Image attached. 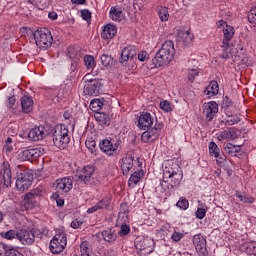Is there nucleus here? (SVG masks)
<instances>
[{
  "instance_id": "nucleus-40",
  "label": "nucleus",
  "mask_w": 256,
  "mask_h": 256,
  "mask_svg": "<svg viewBox=\"0 0 256 256\" xmlns=\"http://www.w3.org/2000/svg\"><path fill=\"white\" fill-rule=\"evenodd\" d=\"M176 206L182 211H187V209H189V200H187L185 197H180L176 203Z\"/></svg>"
},
{
  "instance_id": "nucleus-30",
  "label": "nucleus",
  "mask_w": 256,
  "mask_h": 256,
  "mask_svg": "<svg viewBox=\"0 0 256 256\" xmlns=\"http://www.w3.org/2000/svg\"><path fill=\"white\" fill-rule=\"evenodd\" d=\"M219 93V84L217 81H211L210 84L204 90V94L209 97H215Z\"/></svg>"
},
{
  "instance_id": "nucleus-29",
  "label": "nucleus",
  "mask_w": 256,
  "mask_h": 256,
  "mask_svg": "<svg viewBox=\"0 0 256 256\" xmlns=\"http://www.w3.org/2000/svg\"><path fill=\"white\" fill-rule=\"evenodd\" d=\"M109 17L112 21L121 22L123 19V9L119 6H112L109 11Z\"/></svg>"
},
{
  "instance_id": "nucleus-28",
  "label": "nucleus",
  "mask_w": 256,
  "mask_h": 256,
  "mask_svg": "<svg viewBox=\"0 0 256 256\" xmlns=\"http://www.w3.org/2000/svg\"><path fill=\"white\" fill-rule=\"evenodd\" d=\"M21 107L23 113H31L33 111V97L29 95L22 96Z\"/></svg>"
},
{
  "instance_id": "nucleus-55",
  "label": "nucleus",
  "mask_w": 256,
  "mask_h": 256,
  "mask_svg": "<svg viewBox=\"0 0 256 256\" xmlns=\"http://www.w3.org/2000/svg\"><path fill=\"white\" fill-rule=\"evenodd\" d=\"M80 253H81V256H90L89 255V247H87V244H85V242H83L80 245Z\"/></svg>"
},
{
  "instance_id": "nucleus-36",
  "label": "nucleus",
  "mask_w": 256,
  "mask_h": 256,
  "mask_svg": "<svg viewBox=\"0 0 256 256\" xmlns=\"http://www.w3.org/2000/svg\"><path fill=\"white\" fill-rule=\"evenodd\" d=\"M84 64L85 67L87 69V71H93V69H95V57L91 56V55H85L84 56Z\"/></svg>"
},
{
  "instance_id": "nucleus-2",
  "label": "nucleus",
  "mask_w": 256,
  "mask_h": 256,
  "mask_svg": "<svg viewBox=\"0 0 256 256\" xmlns=\"http://www.w3.org/2000/svg\"><path fill=\"white\" fill-rule=\"evenodd\" d=\"M52 139L55 147L58 149H67L71 141L69 128H67L65 124L55 126L52 133Z\"/></svg>"
},
{
  "instance_id": "nucleus-37",
  "label": "nucleus",
  "mask_w": 256,
  "mask_h": 256,
  "mask_svg": "<svg viewBox=\"0 0 256 256\" xmlns=\"http://www.w3.org/2000/svg\"><path fill=\"white\" fill-rule=\"evenodd\" d=\"M141 177H143V170L134 172L129 178L128 185H137L141 181Z\"/></svg>"
},
{
  "instance_id": "nucleus-4",
  "label": "nucleus",
  "mask_w": 256,
  "mask_h": 256,
  "mask_svg": "<svg viewBox=\"0 0 256 256\" xmlns=\"http://www.w3.org/2000/svg\"><path fill=\"white\" fill-rule=\"evenodd\" d=\"M32 35L39 49H43L45 51L53 45V35L47 28H38Z\"/></svg>"
},
{
  "instance_id": "nucleus-49",
  "label": "nucleus",
  "mask_w": 256,
  "mask_h": 256,
  "mask_svg": "<svg viewBox=\"0 0 256 256\" xmlns=\"http://www.w3.org/2000/svg\"><path fill=\"white\" fill-rule=\"evenodd\" d=\"M61 194L59 192H56L53 194V199L56 201V205L58 207H63L65 205V200L61 198Z\"/></svg>"
},
{
  "instance_id": "nucleus-57",
  "label": "nucleus",
  "mask_w": 256,
  "mask_h": 256,
  "mask_svg": "<svg viewBox=\"0 0 256 256\" xmlns=\"http://www.w3.org/2000/svg\"><path fill=\"white\" fill-rule=\"evenodd\" d=\"M36 7L38 9H45L47 7V0H36Z\"/></svg>"
},
{
  "instance_id": "nucleus-1",
  "label": "nucleus",
  "mask_w": 256,
  "mask_h": 256,
  "mask_svg": "<svg viewBox=\"0 0 256 256\" xmlns=\"http://www.w3.org/2000/svg\"><path fill=\"white\" fill-rule=\"evenodd\" d=\"M175 57V44L172 40H166L161 48L156 52L155 57L149 61L148 69L165 67L173 61Z\"/></svg>"
},
{
  "instance_id": "nucleus-35",
  "label": "nucleus",
  "mask_w": 256,
  "mask_h": 256,
  "mask_svg": "<svg viewBox=\"0 0 256 256\" xmlns=\"http://www.w3.org/2000/svg\"><path fill=\"white\" fill-rule=\"evenodd\" d=\"M103 105H105V99H93L90 102V108L94 111H101L103 109Z\"/></svg>"
},
{
  "instance_id": "nucleus-46",
  "label": "nucleus",
  "mask_w": 256,
  "mask_h": 256,
  "mask_svg": "<svg viewBox=\"0 0 256 256\" xmlns=\"http://www.w3.org/2000/svg\"><path fill=\"white\" fill-rule=\"evenodd\" d=\"M129 233H131V227L127 224H122L118 235H120V237H125V235H129Z\"/></svg>"
},
{
  "instance_id": "nucleus-51",
  "label": "nucleus",
  "mask_w": 256,
  "mask_h": 256,
  "mask_svg": "<svg viewBox=\"0 0 256 256\" xmlns=\"http://www.w3.org/2000/svg\"><path fill=\"white\" fill-rule=\"evenodd\" d=\"M205 215H207V209L198 208L195 212L196 219H204Z\"/></svg>"
},
{
  "instance_id": "nucleus-6",
  "label": "nucleus",
  "mask_w": 256,
  "mask_h": 256,
  "mask_svg": "<svg viewBox=\"0 0 256 256\" xmlns=\"http://www.w3.org/2000/svg\"><path fill=\"white\" fill-rule=\"evenodd\" d=\"M134 244L139 256L151 255L155 247V242L153 239L145 236H137Z\"/></svg>"
},
{
  "instance_id": "nucleus-9",
  "label": "nucleus",
  "mask_w": 256,
  "mask_h": 256,
  "mask_svg": "<svg viewBox=\"0 0 256 256\" xmlns=\"http://www.w3.org/2000/svg\"><path fill=\"white\" fill-rule=\"evenodd\" d=\"M183 174H176L174 176H163L160 182V187L163 191H175L179 187Z\"/></svg>"
},
{
  "instance_id": "nucleus-25",
  "label": "nucleus",
  "mask_w": 256,
  "mask_h": 256,
  "mask_svg": "<svg viewBox=\"0 0 256 256\" xmlns=\"http://www.w3.org/2000/svg\"><path fill=\"white\" fill-rule=\"evenodd\" d=\"M133 161L134 158L133 156L130 155L122 158L121 171L123 175H129V171L133 169Z\"/></svg>"
},
{
  "instance_id": "nucleus-19",
  "label": "nucleus",
  "mask_w": 256,
  "mask_h": 256,
  "mask_svg": "<svg viewBox=\"0 0 256 256\" xmlns=\"http://www.w3.org/2000/svg\"><path fill=\"white\" fill-rule=\"evenodd\" d=\"M193 245L197 251V253H202L205 255L207 253V240L203 235L201 234H196L193 237Z\"/></svg>"
},
{
  "instance_id": "nucleus-54",
  "label": "nucleus",
  "mask_w": 256,
  "mask_h": 256,
  "mask_svg": "<svg viewBox=\"0 0 256 256\" xmlns=\"http://www.w3.org/2000/svg\"><path fill=\"white\" fill-rule=\"evenodd\" d=\"M81 17L84 19V21L89 23V21H91V11L87 9L81 10Z\"/></svg>"
},
{
  "instance_id": "nucleus-34",
  "label": "nucleus",
  "mask_w": 256,
  "mask_h": 256,
  "mask_svg": "<svg viewBox=\"0 0 256 256\" xmlns=\"http://www.w3.org/2000/svg\"><path fill=\"white\" fill-rule=\"evenodd\" d=\"M85 146L92 155H98L99 149L97 148V142L93 138L86 140Z\"/></svg>"
},
{
  "instance_id": "nucleus-61",
  "label": "nucleus",
  "mask_w": 256,
  "mask_h": 256,
  "mask_svg": "<svg viewBox=\"0 0 256 256\" xmlns=\"http://www.w3.org/2000/svg\"><path fill=\"white\" fill-rule=\"evenodd\" d=\"M99 210H101V208H99L98 204H96V205L92 206L91 208H89L87 210V213L89 215H91V213H95L96 211H99Z\"/></svg>"
},
{
  "instance_id": "nucleus-62",
  "label": "nucleus",
  "mask_w": 256,
  "mask_h": 256,
  "mask_svg": "<svg viewBox=\"0 0 256 256\" xmlns=\"http://www.w3.org/2000/svg\"><path fill=\"white\" fill-rule=\"evenodd\" d=\"M138 59L139 61H145L147 59V51H142L141 53L138 54Z\"/></svg>"
},
{
  "instance_id": "nucleus-16",
  "label": "nucleus",
  "mask_w": 256,
  "mask_h": 256,
  "mask_svg": "<svg viewBox=\"0 0 256 256\" xmlns=\"http://www.w3.org/2000/svg\"><path fill=\"white\" fill-rule=\"evenodd\" d=\"M203 114L206 117V121H213V118L219 113V105L215 101H210L204 104Z\"/></svg>"
},
{
  "instance_id": "nucleus-43",
  "label": "nucleus",
  "mask_w": 256,
  "mask_h": 256,
  "mask_svg": "<svg viewBox=\"0 0 256 256\" xmlns=\"http://www.w3.org/2000/svg\"><path fill=\"white\" fill-rule=\"evenodd\" d=\"M101 63L103 65V67H109V65H111V63H113V57L107 55V54H103L101 57Z\"/></svg>"
},
{
  "instance_id": "nucleus-64",
  "label": "nucleus",
  "mask_w": 256,
  "mask_h": 256,
  "mask_svg": "<svg viewBox=\"0 0 256 256\" xmlns=\"http://www.w3.org/2000/svg\"><path fill=\"white\" fill-rule=\"evenodd\" d=\"M120 211H121V213H127V211H129L127 203H122L120 205Z\"/></svg>"
},
{
  "instance_id": "nucleus-44",
  "label": "nucleus",
  "mask_w": 256,
  "mask_h": 256,
  "mask_svg": "<svg viewBox=\"0 0 256 256\" xmlns=\"http://www.w3.org/2000/svg\"><path fill=\"white\" fill-rule=\"evenodd\" d=\"M181 38L183 39V42L186 45H189V43H191V41H193V34H191L190 30H187V31L182 33Z\"/></svg>"
},
{
  "instance_id": "nucleus-32",
  "label": "nucleus",
  "mask_w": 256,
  "mask_h": 256,
  "mask_svg": "<svg viewBox=\"0 0 256 256\" xmlns=\"http://www.w3.org/2000/svg\"><path fill=\"white\" fill-rule=\"evenodd\" d=\"M156 11L159 15L160 21L165 23V21H169V8L165 6H158Z\"/></svg>"
},
{
  "instance_id": "nucleus-56",
  "label": "nucleus",
  "mask_w": 256,
  "mask_h": 256,
  "mask_svg": "<svg viewBox=\"0 0 256 256\" xmlns=\"http://www.w3.org/2000/svg\"><path fill=\"white\" fill-rule=\"evenodd\" d=\"M16 101L17 99H15V96H10L6 102V107H8V109H13Z\"/></svg>"
},
{
  "instance_id": "nucleus-17",
  "label": "nucleus",
  "mask_w": 256,
  "mask_h": 256,
  "mask_svg": "<svg viewBox=\"0 0 256 256\" xmlns=\"http://www.w3.org/2000/svg\"><path fill=\"white\" fill-rule=\"evenodd\" d=\"M17 239L20 240L22 245H33V243H35V234L33 233V229L20 230L19 232H17Z\"/></svg>"
},
{
  "instance_id": "nucleus-11",
  "label": "nucleus",
  "mask_w": 256,
  "mask_h": 256,
  "mask_svg": "<svg viewBox=\"0 0 256 256\" xmlns=\"http://www.w3.org/2000/svg\"><path fill=\"white\" fill-rule=\"evenodd\" d=\"M55 185L57 191L56 193H59L60 195H67V193H70L71 189H73V178H59L55 181Z\"/></svg>"
},
{
  "instance_id": "nucleus-63",
  "label": "nucleus",
  "mask_w": 256,
  "mask_h": 256,
  "mask_svg": "<svg viewBox=\"0 0 256 256\" xmlns=\"http://www.w3.org/2000/svg\"><path fill=\"white\" fill-rule=\"evenodd\" d=\"M216 159L218 164L225 163V161H227V156H225V154H220Z\"/></svg>"
},
{
  "instance_id": "nucleus-45",
  "label": "nucleus",
  "mask_w": 256,
  "mask_h": 256,
  "mask_svg": "<svg viewBox=\"0 0 256 256\" xmlns=\"http://www.w3.org/2000/svg\"><path fill=\"white\" fill-rule=\"evenodd\" d=\"M97 205L100 209H107L109 205H111V198L105 197L102 200H100Z\"/></svg>"
},
{
  "instance_id": "nucleus-31",
  "label": "nucleus",
  "mask_w": 256,
  "mask_h": 256,
  "mask_svg": "<svg viewBox=\"0 0 256 256\" xmlns=\"http://www.w3.org/2000/svg\"><path fill=\"white\" fill-rule=\"evenodd\" d=\"M101 235L106 243H113L114 241H117V234L115 233V230L111 228L102 231Z\"/></svg>"
},
{
  "instance_id": "nucleus-39",
  "label": "nucleus",
  "mask_w": 256,
  "mask_h": 256,
  "mask_svg": "<svg viewBox=\"0 0 256 256\" xmlns=\"http://www.w3.org/2000/svg\"><path fill=\"white\" fill-rule=\"evenodd\" d=\"M227 117L228 118L224 122V125L226 127H229L231 125H237V123H239L241 121V118L237 115H228Z\"/></svg>"
},
{
  "instance_id": "nucleus-27",
  "label": "nucleus",
  "mask_w": 256,
  "mask_h": 256,
  "mask_svg": "<svg viewBox=\"0 0 256 256\" xmlns=\"http://www.w3.org/2000/svg\"><path fill=\"white\" fill-rule=\"evenodd\" d=\"M223 45L222 47H229V41L233 39V36L235 35V28L230 25H226V27L223 29Z\"/></svg>"
},
{
  "instance_id": "nucleus-60",
  "label": "nucleus",
  "mask_w": 256,
  "mask_h": 256,
  "mask_svg": "<svg viewBox=\"0 0 256 256\" xmlns=\"http://www.w3.org/2000/svg\"><path fill=\"white\" fill-rule=\"evenodd\" d=\"M80 225H83V222H81L79 220H73L71 222L72 229H79Z\"/></svg>"
},
{
  "instance_id": "nucleus-21",
  "label": "nucleus",
  "mask_w": 256,
  "mask_h": 256,
  "mask_svg": "<svg viewBox=\"0 0 256 256\" xmlns=\"http://www.w3.org/2000/svg\"><path fill=\"white\" fill-rule=\"evenodd\" d=\"M137 56V49L135 46H126L122 49L119 63H127L129 59L133 60L134 57Z\"/></svg>"
},
{
  "instance_id": "nucleus-8",
  "label": "nucleus",
  "mask_w": 256,
  "mask_h": 256,
  "mask_svg": "<svg viewBox=\"0 0 256 256\" xmlns=\"http://www.w3.org/2000/svg\"><path fill=\"white\" fill-rule=\"evenodd\" d=\"M65 247H67V234H65V232L56 234L50 241V251L54 255L63 253Z\"/></svg>"
},
{
  "instance_id": "nucleus-59",
  "label": "nucleus",
  "mask_w": 256,
  "mask_h": 256,
  "mask_svg": "<svg viewBox=\"0 0 256 256\" xmlns=\"http://www.w3.org/2000/svg\"><path fill=\"white\" fill-rule=\"evenodd\" d=\"M32 233H34V239L35 237H38V239H43V234L41 233V230L33 228Z\"/></svg>"
},
{
  "instance_id": "nucleus-23",
  "label": "nucleus",
  "mask_w": 256,
  "mask_h": 256,
  "mask_svg": "<svg viewBox=\"0 0 256 256\" xmlns=\"http://www.w3.org/2000/svg\"><path fill=\"white\" fill-rule=\"evenodd\" d=\"M95 119L98 125L102 127V129H105L106 127H109L111 125V117L105 112H97L95 114Z\"/></svg>"
},
{
  "instance_id": "nucleus-20",
  "label": "nucleus",
  "mask_w": 256,
  "mask_h": 256,
  "mask_svg": "<svg viewBox=\"0 0 256 256\" xmlns=\"http://www.w3.org/2000/svg\"><path fill=\"white\" fill-rule=\"evenodd\" d=\"M238 132L239 130L235 127L227 128L219 132L218 139L219 141H223L225 139L228 141H233L239 137Z\"/></svg>"
},
{
  "instance_id": "nucleus-3",
  "label": "nucleus",
  "mask_w": 256,
  "mask_h": 256,
  "mask_svg": "<svg viewBox=\"0 0 256 256\" xmlns=\"http://www.w3.org/2000/svg\"><path fill=\"white\" fill-rule=\"evenodd\" d=\"M123 142L120 138L115 137H107L99 142V148L102 153H105L108 157H115L119 155L121 149V144Z\"/></svg>"
},
{
  "instance_id": "nucleus-15",
  "label": "nucleus",
  "mask_w": 256,
  "mask_h": 256,
  "mask_svg": "<svg viewBox=\"0 0 256 256\" xmlns=\"http://www.w3.org/2000/svg\"><path fill=\"white\" fill-rule=\"evenodd\" d=\"M153 123H155V118L149 112H142L138 119V127L144 131L145 129H149L153 127Z\"/></svg>"
},
{
  "instance_id": "nucleus-14",
  "label": "nucleus",
  "mask_w": 256,
  "mask_h": 256,
  "mask_svg": "<svg viewBox=\"0 0 256 256\" xmlns=\"http://www.w3.org/2000/svg\"><path fill=\"white\" fill-rule=\"evenodd\" d=\"M45 137H47V128L43 125L32 128L28 133L30 141H43Z\"/></svg>"
},
{
  "instance_id": "nucleus-58",
  "label": "nucleus",
  "mask_w": 256,
  "mask_h": 256,
  "mask_svg": "<svg viewBox=\"0 0 256 256\" xmlns=\"http://www.w3.org/2000/svg\"><path fill=\"white\" fill-rule=\"evenodd\" d=\"M224 107H233V100H231L228 96H225L223 99Z\"/></svg>"
},
{
  "instance_id": "nucleus-5",
  "label": "nucleus",
  "mask_w": 256,
  "mask_h": 256,
  "mask_svg": "<svg viewBox=\"0 0 256 256\" xmlns=\"http://www.w3.org/2000/svg\"><path fill=\"white\" fill-rule=\"evenodd\" d=\"M83 81L85 83L84 92L86 95L97 97V95H101V93H103V79H89V76H84Z\"/></svg>"
},
{
  "instance_id": "nucleus-53",
  "label": "nucleus",
  "mask_w": 256,
  "mask_h": 256,
  "mask_svg": "<svg viewBox=\"0 0 256 256\" xmlns=\"http://www.w3.org/2000/svg\"><path fill=\"white\" fill-rule=\"evenodd\" d=\"M246 251L249 253V255H256V242H251L247 246Z\"/></svg>"
},
{
  "instance_id": "nucleus-48",
  "label": "nucleus",
  "mask_w": 256,
  "mask_h": 256,
  "mask_svg": "<svg viewBox=\"0 0 256 256\" xmlns=\"http://www.w3.org/2000/svg\"><path fill=\"white\" fill-rule=\"evenodd\" d=\"M183 237H185V234L177 231H174L171 235V239L174 243H179Z\"/></svg>"
},
{
  "instance_id": "nucleus-7",
  "label": "nucleus",
  "mask_w": 256,
  "mask_h": 256,
  "mask_svg": "<svg viewBox=\"0 0 256 256\" xmlns=\"http://www.w3.org/2000/svg\"><path fill=\"white\" fill-rule=\"evenodd\" d=\"M33 172L23 170L21 172H17V179H16V188L19 191H27L31 185H33Z\"/></svg>"
},
{
  "instance_id": "nucleus-24",
  "label": "nucleus",
  "mask_w": 256,
  "mask_h": 256,
  "mask_svg": "<svg viewBox=\"0 0 256 256\" xmlns=\"http://www.w3.org/2000/svg\"><path fill=\"white\" fill-rule=\"evenodd\" d=\"M181 166L177 162H172L169 166L164 169L163 177H172L174 175H181Z\"/></svg>"
},
{
  "instance_id": "nucleus-42",
  "label": "nucleus",
  "mask_w": 256,
  "mask_h": 256,
  "mask_svg": "<svg viewBox=\"0 0 256 256\" xmlns=\"http://www.w3.org/2000/svg\"><path fill=\"white\" fill-rule=\"evenodd\" d=\"M17 231L15 230H8L7 232H1L0 235L1 237H3V239H8V240H11V239H17Z\"/></svg>"
},
{
  "instance_id": "nucleus-10",
  "label": "nucleus",
  "mask_w": 256,
  "mask_h": 256,
  "mask_svg": "<svg viewBox=\"0 0 256 256\" xmlns=\"http://www.w3.org/2000/svg\"><path fill=\"white\" fill-rule=\"evenodd\" d=\"M37 197H39V191L32 190L24 195V199L21 203V211H29L35 209L37 205Z\"/></svg>"
},
{
  "instance_id": "nucleus-47",
  "label": "nucleus",
  "mask_w": 256,
  "mask_h": 256,
  "mask_svg": "<svg viewBox=\"0 0 256 256\" xmlns=\"http://www.w3.org/2000/svg\"><path fill=\"white\" fill-rule=\"evenodd\" d=\"M160 109H162V111H165L166 113H171V111H173V109L171 108V103L167 100L160 102Z\"/></svg>"
},
{
  "instance_id": "nucleus-38",
  "label": "nucleus",
  "mask_w": 256,
  "mask_h": 256,
  "mask_svg": "<svg viewBox=\"0 0 256 256\" xmlns=\"http://www.w3.org/2000/svg\"><path fill=\"white\" fill-rule=\"evenodd\" d=\"M209 153L215 158H218L221 156V152L219 150V146L215 142L209 143Z\"/></svg>"
},
{
  "instance_id": "nucleus-22",
  "label": "nucleus",
  "mask_w": 256,
  "mask_h": 256,
  "mask_svg": "<svg viewBox=\"0 0 256 256\" xmlns=\"http://www.w3.org/2000/svg\"><path fill=\"white\" fill-rule=\"evenodd\" d=\"M145 132L142 133L141 139L143 143H151L153 141H156V139H159V136L161 135L160 132L156 128H152V126L148 129H144Z\"/></svg>"
},
{
  "instance_id": "nucleus-50",
  "label": "nucleus",
  "mask_w": 256,
  "mask_h": 256,
  "mask_svg": "<svg viewBox=\"0 0 256 256\" xmlns=\"http://www.w3.org/2000/svg\"><path fill=\"white\" fill-rule=\"evenodd\" d=\"M197 75H199V71L197 69H191L188 71V81H190V83H193L195 81V77H197Z\"/></svg>"
},
{
  "instance_id": "nucleus-13",
  "label": "nucleus",
  "mask_w": 256,
  "mask_h": 256,
  "mask_svg": "<svg viewBox=\"0 0 256 256\" xmlns=\"http://www.w3.org/2000/svg\"><path fill=\"white\" fill-rule=\"evenodd\" d=\"M93 173H95V166L86 165L78 172V179L83 181L85 185H91L93 181Z\"/></svg>"
},
{
  "instance_id": "nucleus-52",
  "label": "nucleus",
  "mask_w": 256,
  "mask_h": 256,
  "mask_svg": "<svg viewBox=\"0 0 256 256\" xmlns=\"http://www.w3.org/2000/svg\"><path fill=\"white\" fill-rule=\"evenodd\" d=\"M248 21L256 25V8H253L248 13Z\"/></svg>"
},
{
  "instance_id": "nucleus-26",
  "label": "nucleus",
  "mask_w": 256,
  "mask_h": 256,
  "mask_svg": "<svg viewBox=\"0 0 256 256\" xmlns=\"http://www.w3.org/2000/svg\"><path fill=\"white\" fill-rule=\"evenodd\" d=\"M117 35V26L113 24H107L101 33L103 39H113Z\"/></svg>"
},
{
  "instance_id": "nucleus-12",
  "label": "nucleus",
  "mask_w": 256,
  "mask_h": 256,
  "mask_svg": "<svg viewBox=\"0 0 256 256\" xmlns=\"http://www.w3.org/2000/svg\"><path fill=\"white\" fill-rule=\"evenodd\" d=\"M44 153L43 148H31L21 151L18 157L20 161H31V159H39Z\"/></svg>"
},
{
  "instance_id": "nucleus-33",
  "label": "nucleus",
  "mask_w": 256,
  "mask_h": 256,
  "mask_svg": "<svg viewBox=\"0 0 256 256\" xmlns=\"http://www.w3.org/2000/svg\"><path fill=\"white\" fill-rule=\"evenodd\" d=\"M225 151L228 155H231V157H237V153L241 152V146H235L232 143H227Z\"/></svg>"
},
{
  "instance_id": "nucleus-18",
  "label": "nucleus",
  "mask_w": 256,
  "mask_h": 256,
  "mask_svg": "<svg viewBox=\"0 0 256 256\" xmlns=\"http://www.w3.org/2000/svg\"><path fill=\"white\" fill-rule=\"evenodd\" d=\"M1 175H2V179H1L2 189H8V187H11V183H12L11 179L13 177V175L11 174V166L9 165V163L3 164Z\"/></svg>"
},
{
  "instance_id": "nucleus-41",
  "label": "nucleus",
  "mask_w": 256,
  "mask_h": 256,
  "mask_svg": "<svg viewBox=\"0 0 256 256\" xmlns=\"http://www.w3.org/2000/svg\"><path fill=\"white\" fill-rule=\"evenodd\" d=\"M236 197L241 201L242 203H255V198L247 195H242L241 192H236Z\"/></svg>"
}]
</instances>
